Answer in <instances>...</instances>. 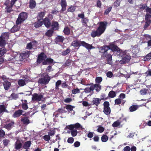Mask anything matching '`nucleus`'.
Wrapping results in <instances>:
<instances>
[{
  "mask_svg": "<svg viewBox=\"0 0 151 151\" xmlns=\"http://www.w3.org/2000/svg\"><path fill=\"white\" fill-rule=\"evenodd\" d=\"M14 25L12 28L11 29V31L12 32H14L18 31L20 29V26H19V24Z\"/></svg>",
  "mask_w": 151,
  "mask_h": 151,
  "instance_id": "a878e982",
  "label": "nucleus"
},
{
  "mask_svg": "<svg viewBox=\"0 0 151 151\" xmlns=\"http://www.w3.org/2000/svg\"><path fill=\"white\" fill-rule=\"evenodd\" d=\"M9 37V34L8 32H4L2 34L1 37L2 39L5 40V41L7 40Z\"/></svg>",
  "mask_w": 151,
  "mask_h": 151,
  "instance_id": "2f4dec72",
  "label": "nucleus"
},
{
  "mask_svg": "<svg viewBox=\"0 0 151 151\" xmlns=\"http://www.w3.org/2000/svg\"><path fill=\"white\" fill-rule=\"evenodd\" d=\"M151 58V52L147 54L144 58V61H148Z\"/></svg>",
  "mask_w": 151,
  "mask_h": 151,
  "instance_id": "37998d69",
  "label": "nucleus"
},
{
  "mask_svg": "<svg viewBox=\"0 0 151 151\" xmlns=\"http://www.w3.org/2000/svg\"><path fill=\"white\" fill-rule=\"evenodd\" d=\"M132 56L133 57H136L139 52V50L137 47L133 48L132 50Z\"/></svg>",
  "mask_w": 151,
  "mask_h": 151,
  "instance_id": "c756f323",
  "label": "nucleus"
},
{
  "mask_svg": "<svg viewBox=\"0 0 151 151\" xmlns=\"http://www.w3.org/2000/svg\"><path fill=\"white\" fill-rule=\"evenodd\" d=\"M43 24L42 21H40V20H38L37 22H35L34 24V26L36 28H38L41 26Z\"/></svg>",
  "mask_w": 151,
  "mask_h": 151,
  "instance_id": "72a5a7b5",
  "label": "nucleus"
},
{
  "mask_svg": "<svg viewBox=\"0 0 151 151\" xmlns=\"http://www.w3.org/2000/svg\"><path fill=\"white\" fill-rule=\"evenodd\" d=\"M107 24L108 23L106 22H100L99 23V26L97 30L93 31L91 33V36L94 37L96 36H100L105 31Z\"/></svg>",
  "mask_w": 151,
  "mask_h": 151,
  "instance_id": "f257e3e1",
  "label": "nucleus"
},
{
  "mask_svg": "<svg viewBox=\"0 0 151 151\" xmlns=\"http://www.w3.org/2000/svg\"><path fill=\"white\" fill-rule=\"evenodd\" d=\"M147 89H144L141 90L140 91L141 94L142 95H145L147 92Z\"/></svg>",
  "mask_w": 151,
  "mask_h": 151,
  "instance_id": "4d7b16f0",
  "label": "nucleus"
},
{
  "mask_svg": "<svg viewBox=\"0 0 151 151\" xmlns=\"http://www.w3.org/2000/svg\"><path fill=\"white\" fill-rule=\"evenodd\" d=\"M61 84V81L60 80L58 81L55 83V88L57 89H59V86Z\"/></svg>",
  "mask_w": 151,
  "mask_h": 151,
  "instance_id": "603ef678",
  "label": "nucleus"
},
{
  "mask_svg": "<svg viewBox=\"0 0 151 151\" xmlns=\"http://www.w3.org/2000/svg\"><path fill=\"white\" fill-rule=\"evenodd\" d=\"M110 47L111 50L117 52V55L120 57H122L124 55L126 54V51H123L121 50L117 46L112 44L110 45Z\"/></svg>",
  "mask_w": 151,
  "mask_h": 151,
  "instance_id": "7ed1b4c3",
  "label": "nucleus"
},
{
  "mask_svg": "<svg viewBox=\"0 0 151 151\" xmlns=\"http://www.w3.org/2000/svg\"><path fill=\"white\" fill-rule=\"evenodd\" d=\"M46 71L47 72H50L52 71L53 70L52 69V67L50 66H49L47 67L46 69Z\"/></svg>",
  "mask_w": 151,
  "mask_h": 151,
  "instance_id": "774afa93",
  "label": "nucleus"
},
{
  "mask_svg": "<svg viewBox=\"0 0 151 151\" xmlns=\"http://www.w3.org/2000/svg\"><path fill=\"white\" fill-rule=\"evenodd\" d=\"M145 21L147 22H149L151 23V15L146 14L145 16Z\"/></svg>",
  "mask_w": 151,
  "mask_h": 151,
  "instance_id": "e433bc0d",
  "label": "nucleus"
},
{
  "mask_svg": "<svg viewBox=\"0 0 151 151\" xmlns=\"http://www.w3.org/2000/svg\"><path fill=\"white\" fill-rule=\"evenodd\" d=\"M121 100L119 99H116L115 101V104L119 105L121 103Z\"/></svg>",
  "mask_w": 151,
  "mask_h": 151,
  "instance_id": "0e129e2a",
  "label": "nucleus"
},
{
  "mask_svg": "<svg viewBox=\"0 0 151 151\" xmlns=\"http://www.w3.org/2000/svg\"><path fill=\"white\" fill-rule=\"evenodd\" d=\"M50 79V77L48 75L46 74L42 78H40L38 82L40 84L46 85L49 83Z\"/></svg>",
  "mask_w": 151,
  "mask_h": 151,
  "instance_id": "39448f33",
  "label": "nucleus"
},
{
  "mask_svg": "<svg viewBox=\"0 0 151 151\" xmlns=\"http://www.w3.org/2000/svg\"><path fill=\"white\" fill-rule=\"evenodd\" d=\"M110 49V48L109 46L101 47L99 52L102 53H103V54L102 55L103 57H106V55L108 53V51Z\"/></svg>",
  "mask_w": 151,
  "mask_h": 151,
  "instance_id": "6e6552de",
  "label": "nucleus"
},
{
  "mask_svg": "<svg viewBox=\"0 0 151 151\" xmlns=\"http://www.w3.org/2000/svg\"><path fill=\"white\" fill-rule=\"evenodd\" d=\"M21 121L22 123L24 124L27 125L30 123L28 117L24 116L22 117Z\"/></svg>",
  "mask_w": 151,
  "mask_h": 151,
  "instance_id": "a211bd4d",
  "label": "nucleus"
},
{
  "mask_svg": "<svg viewBox=\"0 0 151 151\" xmlns=\"http://www.w3.org/2000/svg\"><path fill=\"white\" fill-rule=\"evenodd\" d=\"M53 60L51 58H47L45 54L41 53L38 56L37 60V64L42 63L43 65H47L51 64L53 63Z\"/></svg>",
  "mask_w": 151,
  "mask_h": 151,
  "instance_id": "f03ea898",
  "label": "nucleus"
},
{
  "mask_svg": "<svg viewBox=\"0 0 151 151\" xmlns=\"http://www.w3.org/2000/svg\"><path fill=\"white\" fill-rule=\"evenodd\" d=\"M64 40V37L62 36H58L55 39V43L58 44L59 42H62Z\"/></svg>",
  "mask_w": 151,
  "mask_h": 151,
  "instance_id": "aec40b11",
  "label": "nucleus"
},
{
  "mask_svg": "<svg viewBox=\"0 0 151 151\" xmlns=\"http://www.w3.org/2000/svg\"><path fill=\"white\" fill-rule=\"evenodd\" d=\"M120 125V122L119 121L114 122L112 125L113 127H116Z\"/></svg>",
  "mask_w": 151,
  "mask_h": 151,
  "instance_id": "6e6d98bb",
  "label": "nucleus"
},
{
  "mask_svg": "<svg viewBox=\"0 0 151 151\" xmlns=\"http://www.w3.org/2000/svg\"><path fill=\"white\" fill-rule=\"evenodd\" d=\"M45 14V12H41L38 13L37 18L38 20H41L42 19Z\"/></svg>",
  "mask_w": 151,
  "mask_h": 151,
  "instance_id": "473e14b6",
  "label": "nucleus"
},
{
  "mask_svg": "<svg viewBox=\"0 0 151 151\" xmlns=\"http://www.w3.org/2000/svg\"><path fill=\"white\" fill-rule=\"evenodd\" d=\"M102 78L101 77H97L95 79V81L98 84L100 83L102 81Z\"/></svg>",
  "mask_w": 151,
  "mask_h": 151,
  "instance_id": "09e8293b",
  "label": "nucleus"
},
{
  "mask_svg": "<svg viewBox=\"0 0 151 151\" xmlns=\"http://www.w3.org/2000/svg\"><path fill=\"white\" fill-rule=\"evenodd\" d=\"M71 130V135L73 137L76 136L77 134V132L76 130L75 129H70Z\"/></svg>",
  "mask_w": 151,
  "mask_h": 151,
  "instance_id": "c03bdc74",
  "label": "nucleus"
},
{
  "mask_svg": "<svg viewBox=\"0 0 151 151\" xmlns=\"http://www.w3.org/2000/svg\"><path fill=\"white\" fill-rule=\"evenodd\" d=\"M61 4L62 7V9L63 11H64L66 9V7L67 6L66 0H61Z\"/></svg>",
  "mask_w": 151,
  "mask_h": 151,
  "instance_id": "cd10ccee",
  "label": "nucleus"
},
{
  "mask_svg": "<svg viewBox=\"0 0 151 151\" xmlns=\"http://www.w3.org/2000/svg\"><path fill=\"white\" fill-rule=\"evenodd\" d=\"M22 106L23 109L25 110L27 109L28 108V106L26 103H23L22 104Z\"/></svg>",
  "mask_w": 151,
  "mask_h": 151,
  "instance_id": "e2e57ef3",
  "label": "nucleus"
},
{
  "mask_svg": "<svg viewBox=\"0 0 151 151\" xmlns=\"http://www.w3.org/2000/svg\"><path fill=\"white\" fill-rule=\"evenodd\" d=\"M18 97L19 96L18 94H16L14 93L12 94L9 97L11 100H16L18 98Z\"/></svg>",
  "mask_w": 151,
  "mask_h": 151,
  "instance_id": "4c0bfd02",
  "label": "nucleus"
},
{
  "mask_svg": "<svg viewBox=\"0 0 151 151\" xmlns=\"http://www.w3.org/2000/svg\"><path fill=\"white\" fill-rule=\"evenodd\" d=\"M48 135L50 136H52L55 134V131L53 129L52 130H50L48 132Z\"/></svg>",
  "mask_w": 151,
  "mask_h": 151,
  "instance_id": "680f3d73",
  "label": "nucleus"
},
{
  "mask_svg": "<svg viewBox=\"0 0 151 151\" xmlns=\"http://www.w3.org/2000/svg\"><path fill=\"white\" fill-rule=\"evenodd\" d=\"M69 129H78V128H82V127L81 125L80 124L78 123H77L75 124L70 125L69 126Z\"/></svg>",
  "mask_w": 151,
  "mask_h": 151,
  "instance_id": "6ab92c4d",
  "label": "nucleus"
},
{
  "mask_svg": "<svg viewBox=\"0 0 151 151\" xmlns=\"http://www.w3.org/2000/svg\"><path fill=\"white\" fill-rule=\"evenodd\" d=\"M14 124V122H11L4 125V127L8 130H10L13 126Z\"/></svg>",
  "mask_w": 151,
  "mask_h": 151,
  "instance_id": "4be33fe9",
  "label": "nucleus"
},
{
  "mask_svg": "<svg viewBox=\"0 0 151 151\" xmlns=\"http://www.w3.org/2000/svg\"><path fill=\"white\" fill-rule=\"evenodd\" d=\"M30 53V52L27 51L21 53L19 58V61H17V60L16 61H14V63L16 64H19L21 61H22L24 59L27 58L29 56Z\"/></svg>",
  "mask_w": 151,
  "mask_h": 151,
  "instance_id": "20e7f679",
  "label": "nucleus"
},
{
  "mask_svg": "<svg viewBox=\"0 0 151 151\" xmlns=\"http://www.w3.org/2000/svg\"><path fill=\"white\" fill-rule=\"evenodd\" d=\"M111 8L112 7H110L108 8L105 10V11L104 12V14H108L109 12L111 11Z\"/></svg>",
  "mask_w": 151,
  "mask_h": 151,
  "instance_id": "338daca9",
  "label": "nucleus"
},
{
  "mask_svg": "<svg viewBox=\"0 0 151 151\" xmlns=\"http://www.w3.org/2000/svg\"><path fill=\"white\" fill-rule=\"evenodd\" d=\"M10 142V141L7 139H4L3 140V142L4 145H7Z\"/></svg>",
  "mask_w": 151,
  "mask_h": 151,
  "instance_id": "13d9d810",
  "label": "nucleus"
},
{
  "mask_svg": "<svg viewBox=\"0 0 151 151\" xmlns=\"http://www.w3.org/2000/svg\"><path fill=\"white\" fill-rule=\"evenodd\" d=\"M11 83L10 82L6 81H5L3 83V86L4 89L7 90H8L11 86Z\"/></svg>",
  "mask_w": 151,
  "mask_h": 151,
  "instance_id": "b1692460",
  "label": "nucleus"
},
{
  "mask_svg": "<svg viewBox=\"0 0 151 151\" xmlns=\"http://www.w3.org/2000/svg\"><path fill=\"white\" fill-rule=\"evenodd\" d=\"M63 32L65 35H68L70 33V30L68 27H66L64 28Z\"/></svg>",
  "mask_w": 151,
  "mask_h": 151,
  "instance_id": "49530a36",
  "label": "nucleus"
},
{
  "mask_svg": "<svg viewBox=\"0 0 151 151\" xmlns=\"http://www.w3.org/2000/svg\"><path fill=\"white\" fill-rule=\"evenodd\" d=\"M6 51V49L4 47L0 48V57L3 55Z\"/></svg>",
  "mask_w": 151,
  "mask_h": 151,
  "instance_id": "58836bf2",
  "label": "nucleus"
},
{
  "mask_svg": "<svg viewBox=\"0 0 151 151\" xmlns=\"http://www.w3.org/2000/svg\"><path fill=\"white\" fill-rule=\"evenodd\" d=\"M88 20L86 18H84L81 20V22L83 23V26L82 27V29L83 28H86L87 26V23L88 22ZM83 30V29H82Z\"/></svg>",
  "mask_w": 151,
  "mask_h": 151,
  "instance_id": "5701e85b",
  "label": "nucleus"
},
{
  "mask_svg": "<svg viewBox=\"0 0 151 151\" xmlns=\"http://www.w3.org/2000/svg\"><path fill=\"white\" fill-rule=\"evenodd\" d=\"M27 13L25 12H22L19 15L17 19L16 23L17 24H21L27 18Z\"/></svg>",
  "mask_w": 151,
  "mask_h": 151,
  "instance_id": "423d86ee",
  "label": "nucleus"
},
{
  "mask_svg": "<svg viewBox=\"0 0 151 151\" xmlns=\"http://www.w3.org/2000/svg\"><path fill=\"white\" fill-rule=\"evenodd\" d=\"M81 42L82 41L78 40L74 41L72 43L71 45L75 47H79L81 45Z\"/></svg>",
  "mask_w": 151,
  "mask_h": 151,
  "instance_id": "dca6fc26",
  "label": "nucleus"
},
{
  "mask_svg": "<svg viewBox=\"0 0 151 151\" xmlns=\"http://www.w3.org/2000/svg\"><path fill=\"white\" fill-rule=\"evenodd\" d=\"M38 45L37 42L36 41L31 42L28 43L26 47L27 49H31L32 48L35 49Z\"/></svg>",
  "mask_w": 151,
  "mask_h": 151,
  "instance_id": "1a4fd4ad",
  "label": "nucleus"
},
{
  "mask_svg": "<svg viewBox=\"0 0 151 151\" xmlns=\"http://www.w3.org/2000/svg\"><path fill=\"white\" fill-rule=\"evenodd\" d=\"M43 23L47 28H49L50 27L51 25V22L50 20L48 17H46L43 20Z\"/></svg>",
  "mask_w": 151,
  "mask_h": 151,
  "instance_id": "f3484780",
  "label": "nucleus"
},
{
  "mask_svg": "<svg viewBox=\"0 0 151 151\" xmlns=\"http://www.w3.org/2000/svg\"><path fill=\"white\" fill-rule=\"evenodd\" d=\"M81 46L86 48L88 51L92 49L95 48V47L93 46L92 45L86 43L84 41H82Z\"/></svg>",
  "mask_w": 151,
  "mask_h": 151,
  "instance_id": "f8f14e48",
  "label": "nucleus"
},
{
  "mask_svg": "<svg viewBox=\"0 0 151 151\" xmlns=\"http://www.w3.org/2000/svg\"><path fill=\"white\" fill-rule=\"evenodd\" d=\"M137 108V106H132L129 107V109L130 111L132 112L136 111Z\"/></svg>",
  "mask_w": 151,
  "mask_h": 151,
  "instance_id": "de8ad7c7",
  "label": "nucleus"
},
{
  "mask_svg": "<svg viewBox=\"0 0 151 151\" xmlns=\"http://www.w3.org/2000/svg\"><path fill=\"white\" fill-rule=\"evenodd\" d=\"M70 51V48H68L66 50L62 52L61 53V54L62 55L65 56L69 53Z\"/></svg>",
  "mask_w": 151,
  "mask_h": 151,
  "instance_id": "79ce46f5",
  "label": "nucleus"
},
{
  "mask_svg": "<svg viewBox=\"0 0 151 151\" xmlns=\"http://www.w3.org/2000/svg\"><path fill=\"white\" fill-rule=\"evenodd\" d=\"M108 139V137L106 135H104L102 136L101 138V140L103 142H106Z\"/></svg>",
  "mask_w": 151,
  "mask_h": 151,
  "instance_id": "864d4df0",
  "label": "nucleus"
},
{
  "mask_svg": "<svg viewBox=\"0 0 151 151\" xmlns=\"http://www.w3.org/2000/svg\"><path fill=\"white\" fill-rule=\"evenodd\" d=\"M18 84L19 86H22L26 85V81L22 79H20L18 81Z\"/></svg>",
  "mask_w": 151,
  "mask_h": 151,
  "instance_id": "ea45409f",
  "label": "nucleus"
},
{
  "mask_svg": "<svg viewBox=\"0 0 151 151\" xmlns=\"http://www.w3.org/2000/svg\"><path fill=\"white\" fill-rule=\"evenodd\" d=\"M104 112L106 115L109 114L111 112L110 107L104 108Z\"/></svg>",
  "mask_w": 151,
  "mask_h": 151,
  "instance_id": "a19ab883",
  "label": "nucleus"
},
{
  "mask_svg": "<svg viewBox=\"0 0 151 151\" xmlns=\"http://www.w3.org/2000/svg\"><path fill=\"white\" fill-rule=\"evenodd\" d=\"M31 141H29L25 142L23 145V148L26 149H28L30 146Z\"/></svg>",
  "mask_w": 151,
  "mask_h": 151,
  "instance_id": "7c9ffc66",
  "label": "nucleus"
},
{
  "mask_svg": "<svg viewBox=\"0 0 151 151\" xmlns=\"http://www.w3.org/2000/svg\"><path fill=\"white\" fill-rule=\"evenodd\" d=\"M75 9L74 7L71 6L68 9V11L71 12H73L75 11Z\"/></svg>",
  "mask_w": 151,
  "mask_h": 151,
  "instance_id": "69168bd1",
  "label": "nucleus"
},
{
  "mask_svg": "<svg viewBox=\"0 0 151 151\" xmlns=\"http://www.w3.org/2000/svg\"><path fill=\"white\" fill-rule=\"evenodd\" d=\"M44 139L46 141H49L50 139V136L48 135H46L43 136Z\"/></svg>",
  "mask_w": 151,
  "mask_h": 151,
  "instance_id": "bf43d9fd",
  "label": "nucleus"
},
{
  "mask_svg": "<svg viewBox=\"0 0 151 151\" xmlns=\"http://www.w3.org/2000/svg\"><path fill=\"white\" fill-rule=\"evenodd\" d=\"M92 87H93V90L95 89L96 91L98 92L100 91L101 89V86L99 84H94L93 83L91 84Z\"/></svg>",
  "mask_w": 151,
  "mask_h": 151,
  "instance_id": "412c9836",
  "label": "nucleus"
},
{
  "mask_svg": "<svg viewBox=\"0 0 151 151\" xmlns=\"http://www.w3.org/2000/svg\"><path fill=\"white\" fill-rule=\"evenodd\" d=\"M66 109H67L68 111H72L73 109L74 108V106H72L70 105H67L65 107Z\"/></svg>",
  "mask_w": 151,
  "mask_h": 151,
  "instance_id": "8fccbe9b",
  "label": "nucleus"
},
{
  "mask_svg": "<svg viewBox=\"0 0 151 151\" xmlns=\"http://www.w3.org/2000/svg\"><path fill=\"white\" fill-rule=\"evenodd\" d=\"M131 59V56L129 54L127 55L120 61V63L123 64L128 63Z\"/></svg>",
  "mask_w": 151,
  "mask_h": 151,
  "instance_id": "9d476101",
  "label": "nucleus"
},
{
  "mask_svg": "<svg viewBox=\"0 0 151 151\" xmlns=\"http://www.w3.org/2000/svg\"><path fill=\"white\" fill-rule=\"evenodd\" d=\"M90 86H88L84 89V91L82 92V94L83 95L85 93H93V87H92L91 84H90Z\"/></svg>",
  "mask_w": 151,
  "mask_h": 151,
  "instance_id": "ddd939ff",
  "label": "nucleus"
},
{
  "mask_svg": "<svg viewBox=\"0 0 151 151\" xmlns=\"http://www.w3.org/2000/svg\"><path fill=\"white\" fill-rule=\"evenodd\" d=\"M36 5V3L35 0H30L29 1V7L30 9L34 8Z\"/></svg>",
  "mask_w": 151,
  "mask_h": 151,
  "instance_id": "c85d7f7f",
  "label": "nucleus"
},
{
  "mask_svg": "<svg viewBox=\"0 0 151 151\" xmlns=\"http://www.w3.org/2000/svg\"><path fill=\"white\" fill-rule=\"evenodd\" d=\"M80 92V90L78 88L73 89L72 91V93L74 94H76L77 93H79Z\"/></svg>",
  "mask_w": 151,
  "mask_h": 151,
  "instance_id": "052dcab7",
  "label": "nucleus"
},
{
  "mask_svg": "<svg viewBox=\"0 0 151 151\" xmlns=\"http://www.w3.org/2000/svg\"><path fill=\"white\" fill-rule=\"evenodd\" d=\"M109 95L111 98H114L116 96V94L114 91H111L109 92Z\"/></svg>",
  "mask_w": 151,
  "mask_h": 151,
  "instance_id": "5fc2aeb1",
  "label": "nucleus"
},
{
  "mask_svg": "<svg viewBox=\"0 0 151 151\" xmlns=\"http://www.w3.org/2000/svg\"><path fill=\"white\" fill-rule=\"evenodd\" d=\"M104 57L106 58H107L108 63L111 64L112 60V55H111V54L108 53L106 55V56Z\"/></svg>",
  "mask_w": 151,
  "mask_h": 151,
  "instance_id": "f704fd0d",
  "label": "nucleus"
},
{
  "mask_svg": "<svg viewBox=\"0 0 151 151\" xmlns=\"http://www.w3.org/2000/svg\"><path fill=\"white\" fill-rule=\"evenodd\" d=\"M59 24L57 22H52V27L54 30H57L59 28Z\"/></svg>",
  "mask_w": 151,
  "mask_h": 151,
  "instance_id": "bb28decb",
  "label": "nucleus"
},
{
  "mask_svg": "<svg viewBox=\"0 0 151 151\" xmlns=\"http://www.w3.org/2000/svg\"><path fill=\"white\" fill-rule=\"evenodd\" d=\"M81 46L86 48L88 51L92 49L95 48V47L93 46L92 45L86 43L84 41H82Z\"/></svg>",
  "mask_w": 151,
  "mask_h": 151,
  "instance_id": "9b49d317",
  "label": "nucleus"
},
{
  "mask_svg": "<svg viewBox=\"0 0 151 151\" xmlns=\"http://www.w3.org/2000/svg\"><path fill=\"white\" fill-rule=\"evenodd\" d=\"M101 99H102L94 98L93 99L92 102L93 104L97 106L100 103Z\"/></svg>",
  "mask_w": 151,
  "mask_h": 151,
  "instance_id": "393cba45",
  "label": "nucleus"
},
{
  "mask_svg": "<svg viewBox=\"0 0 151 151\" xmlns=\"http://www.w3.org/2000/svg\"><path fill=\"white\" fill-rule=\"evenodd\" d=\"M53 32L52 30H49L46 33L45 35L48 37H51L52 35Z\"/></svg>",
  "mask_w": 151,
  "mask_h": 151,
  "instance_id": "3c124183",
  "label": "nucleus"
},
{
  "mask_svg": "<svg viewBox=\"0 0 151 151\" xmlns=\"http://www.w3.org/2000/svg\"><path fill=\"white\" fill-rule=\"evenodd\" d=\"M22 146V144L19 141H17L15 144V148L16 149L18 150L20 149Z\"/></svg>",
  "mask_w": 151,
  "mask_h": 151,
  "instance_id": "c9c22d12",
  "label": "nucleus"
},
{
  "mask_svg": "<svg viewBox=\"0 0 151 151\" xmlns=\"http://www.w3.org/2000/svg\"><path fill=\"white\" fill-rule=\"evenodd\" d=\"M5 112L8 113V111L6 109L5 105L3 104L0 105V116H1Z\"/></svg>",
  "mask_w": 151,
  "mask_h": 151,
  "instance_id": "2eb2a0df",
  "label": "nucleus"
},
{
  "mask_svg": "<svg viewBox=\"0 0 151 151\" xmlns=\"http://www.w3.org/2000/svg\"><path fill=\"white\" fill-rule=\"evenodd\" d=\"M6 44V41L5 40L2 39V37H0V46H4Z\"/></svg>",
  "mask_w": 151,
  "mask_h": 151,
  "instance_id": "a18cd8bd",
  "label": "nucleus"
},
{
  "mask_svg": "<svg viewBox=\"0 0 151 151\" xmlns=\"http://www.w3.org/2000/svg\"><path fill=\"white\" fill-rule=\"evenodd\" d=\"M32 100L39 101H40L43 97V96L41 94H38L37 93H34L32 95Z\"/></svg>",
  "mask_w": 151,
  "mask_h": 151,
  "instance_id": "0eeeda50",
  "label": "nucleus"
},
{
  "mask_svg": "<svg viewBox=\"0 0 151 151\" xmlns=\"http://www.w3.org/2000/svg\"><path fill=\"white\" fill-rule=\"evenodd\" d=\"M24 111L22 110H19L16 111L13 114V117L14 118L19 117L21 115H22L23 116L25 115V114H22Z\"/></svg>",
  "mask_w": 151,
  "mask_h": 151,
  "instance_id": "4468645a",
  "label": "nucleus"
}]
</instances>
